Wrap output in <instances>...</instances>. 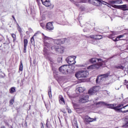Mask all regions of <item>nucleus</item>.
Segmentation results:
<instances>
[{"label":"nucleus","mask_w":128,"mask_h":128,"mask_svg":"<svg viewBox=\"0 0 128 128\" xmlns=\"http://www.w3.org/2000/svg\"><path fill=\"white\" fill-rule=\"evenodd\" d=\"M126 66L124 64H118L114 66V68L116 70H124Z\"/></svg>","instance_id":"2eb2a0df"},{"label":"nucleus","mask_w":128,"mask_h":128,"mask_svg":"<svg viewBox=\"0 0 128 128\" xmlns=\"http://www.w3.org/2000/svg\"><path fill=\"white\" fill-rule=\"evenodd\" d=\"M28 39H24L23 48V52L24 54H26V47L28 46Z\"/></svg>","instance_id":"dca6fc26"},{"label":"nucleus","mask_w":128,"mask_h":128,"mask_svg":"<svg viewBox=\"0 0 128 128\" xmlns=\"http://www.w3.org/2000/svg\"><path fill=\"white\" fill-rule=\"evenodd\" d=\"M46 29L47 32H52L54 30V22H48L46 25Z\"/></svg>","instance_id":"9d476101"},{"label":"nucleus","mask_w":128,"mask_h":128,"mask_svg":"<svg viewBox=\"0 0 128 128\" xmlns=\"http://www.w3.org/2000/svg\"><path fill=\"white\" fill-rule=\"evenodd\" d=\"M54 44H52V46H60L64 44V40H62L60 39H54L53 40Z\"/></svg>","instance_id":"ddd939ff"},{"label":"nucleus","mask_w":128,"mask_h":128,"mask_svg":"<svg viewBox=\"0 0 128 128\" xmlns=\"http://www.w3.org/2000/svg\"><path fill=\"white\" fill-rule=\"evenodd\" d=\"M88 96H83L80 98L79 102L80 104H84V102H88Z\"/></svg>","instance_id":"f8f14e48"},{"label":"nucleus","mask_w":128,"mask_h":128,"mask_svg":"<svg viewBox=\"0 0 128 128\" xmlns=\"http://www.w3.org/2000/svg\"><path fill=\"white\" fill-rule=\"evenodd\" d=\"M34 36H32L31 38H30V42L31 44H34Z\"/></svg>","instance_id":"c9c22d12"},{"label":"nucleus","mask_w":128,"mask_h":128,"mask_svg":"<svg viewBox=\"0 0 128 128\" xmlns=\"http://www.w3.org/2000/svg\"><path fill=\"white\" fill-rule=\"evenodd\" d=\"M122 110H128V104L124 106V104H123V106L122 107Z\"/></svg>","instance_id":"72a5a7b5"},{"label":"nucleus","mask_w":128,"mask_h":128,"mask_svg":"<svg viewBox=\"0 0 128 128\" xmlns=\"http://www.w3.org/2000/svg\"><path fill=\"white\" fill-rule=\"evenodd\" d=\"M70 68V66L68 65H64L61 66L59 68V71L62 74H66L68 72V69Z\"/></svg>","instance_id":"0eeeda50"},{"label":"nucleus","mask_w":128,"mask_h":128,"mask_svg":"<svg viewBox=\"0 0 128 128\" xmlns=\"http://www.w3.org/2000/svg\"><path fill=\"white\" fill-rule=\"evenodd\" d=\"M96 106L97 108H100V106H107L108 108L114 110V106H116V104H110L104 102H99L96 103Z\"/></svg>","instance_id":"20e7f679"},{"label":"nucleus","mask_w":128,"mask_h":128,"mask_svg":"<svg viewBox=\"0 0 128 128\" xmlns=\"http://www.w3.org/2000/svg\"><path fill=\"white\" fill-rule=\"evenodd\" d=\"M49 90H48V94L49 96H50V95H52V88H50V87H49Z\"/></svg>","instance_id":"4c0bfd02"},{"label":"nucleus","mask_w":128,"mask_h":128,"mask_svg":"<svg viewBox=\"0 0 128 128\" xmlns=\"http://www.w3.org/2000/svg\"><path fill=\"white\" fill-rule=\"evenodd\" d=\"M14 98L10 100L9 102L10 106H12V104H14Z\"/></svg>","instance_id":"473e14b6"},{"label":"nucleus","mask_w":128,"mask_h":128,"mask_svg":"<svg viewBox=\"0 0 128 128\" xmlns=\"http://www.w3.org/2000/svg\"><path fill=\"white\" fill-rule=\"evenodd\" d=\"M110 4H112V6H114V4H122V0H112L110 2Z\"/></svg>","instance_id":"f3484780"},{"label":"nucleus","mask_w":128,"mask_h":128,"mask_svg":"<svg viewBox=\"0 0 128 128\" xmlns=\"http://www.w3.org/2000/svg\"><path fill=\"white\" fill-rule=\"evenodd\" d=\"M85 122L88 123L92 122H94V118H90V117L88 116L85 118Z\"/></svg>","instance_id":"412c9836"},{"label":"nucleus","mask_w":128,"mask_h":128,"mask_svg":"<svg viewBox=\"0 0 128 128\" xmlns=\"http://www.w3.org/2000/svg\"><path fill=\"white\" fill-rule=\"evenodd\" d=\"M2 40H4V37L0 35V42H2Z\"/></svg>","instance_id":"49530a36"},{"label":"nucleus","mask_w":128,"mask_h":128,"mask_svg":"<svg viewBox=\"0 0 128 128\" xmlns=\"http://www.w3.org/2000/svg\"><path fill=\"white\" fill-rule=\"evenodd\" d=\"M85 90H86V89H84V87L78 88V90L79 92H84Z\"/></svg>","instance_id":"c756f323"},{"label":"nucleus","mask_w":128,"mask_h":128,"mask_svg":"<svg viewBox=\"0 0 128 128\" xmlns=\"http://www.w3.org/2000/svg\"><path fill=\"white\" fill-rule=\"evenodd\" d=\"M124 46H126V48L125 50H128V44H124Z\"/></svg>","instance_id":"8fccbe9b"},{"label":"nucleus","mask_w":128,"mask_h":128,"mask_svg":"<svg viewBox=\"0 0 128 128\" xmlns=\"http://www.w3.org/2000/svg\"><path fill=\"white\" fill-rule=\"evenodd\" d=\"M24 70V65H22V61L20 62L19 72H22Z\"/></svg>","instance_id":"393cba45"},{"label":"nucleus","mask_w":128,"mask_h":128,"mask_svg":"<svg viewBox=\"0 0 128 128\" xmlns=\"http://www.w3.org/2000/svg\"><path fill=\"white\" fill-rule=\"evenodd\" d=\"M40 26L41 27H42V28H44V24L42 23V22H41L40 23Z\"/></svg>","instance_id":"79ce46f5"},{"label":"nucleus","mask_w":128,"mask_h":128,"mask_svg":"<svg viewBox=\"0 0 128 128\" xmlns=\"http://www.w3.org/2000/svg\"><path fill=\"white\" fill-rule=\"evenodd\" d=\"M76 128H78V126H76Z\"/></svg>","instance_id":"052dcab7"},{"label":"nucleus","mask_w":128,"mask_h":128,"mask_svg":"<svg viewBox=\"0 0 128 128\" xmlns=\"http://www.w3.org/2000/svg\"><path fill=\"white\" fill-rule=\"evenodd\" d=\"M12 18L14 20V22H16V18H14V16H12Z\"/></svg>","instance_id":"3c124183"},{"label":"nucleus","mask_w":128,"mask_h":128,"mask_svg":"<svg viewBox=\"0 0 128 128\" xmlns=\"http://www.w3.org/2000/svg\"><path fill=\"white\" fill-rule=\"evenodd\" d=\"M112 8H118V10H128L126 4L124 5H112Z\"/></svg>","instance_id":"9b49d317"},{"label":"nucleus","mask_w":128,"mask_h":128,"mask_svg":"<svg viewBox=\"0 0 128 128\" xmlns=\"http://www.w3.org/2000/svg\"><path fill=\"white\" fill-rule=\"evenodd\" d=\"M126 0V2H128V0Z\"/></svg>","instance_id":"0e129e2a"},{"label":"nucleus","mask_w":128,"mask_h":128,"mask_svg":"<svg viewBox=\"0 0 128 128\" xmlns=\"http://www.w3.org/2000/svg\"><path fill=\"white\" fill-rule=\"evenodd\" d=\"M73 106H74V108H76V109L78 108V104H74Z\"/></svg>","instance_id":"a19ab883"},{"label":"nucleus","mask_w":128,"mask_h":128,"mask_svg":"<svg viewBox=\"0 0 128 128\" xmlns=\"http://www.w3.org/2000/svg\"><path fill=\"white\" fill-rule=\"evenodd\" d=\"M46 46L48 48L52 50H55L58 54H64V50H66V48L64 46H62L61 45L56 46L52 45V44H45Z\"/></svg>","instance_id":"f257e3e1"},{"label":"nucleus","mask_w":128,"mask_h":128,"mask_svg":"<svg viewBox=\"0 0 128 128\" xmlns=\"http://www.w3.org/2000/svg\"><path fill=\"white\" fill-rule=\"evenodd\" d=\"M17 30L19 32L20 36H22V28H20L18 24Z\"/></svg>","instance_id":"4be33fe9"},{"label":"nucleus","mask_w":128,"mask_h":128,"mask_svg":"<svg viewBox=\"0 0 128 128\" xmlns=\"http://www.w3.org/2000/svg\"><path fill=\"white\" fill-rule=\"evenodd\" d=\"M64 114H66V112L64 111L63 112Z\"/></svg>","instance_id":"13d9d810"},{"label":"nucleus","mask_w":128,"mask_h":128,"mask_svg":"<svg viewBox=\"0 0 128 128\" xmlns=\"http://www.w3.org/2000/svg\"><path fill=\"white\" fill-rule=\"evenodd\" d=\"M76 56H69L68 58H66V61L68 62L69 64H76Z\"/></svg>","instance_id":"1a4fd4ad"},{"label":"nucleus","mask_w":128,"mask_h":128,"mask_svg":"<svg viewBox=\"0 0 128 128\" xmlns=\"http://www.w3.org/2000/svg\"><path fill=\"white\" fill-rule=\"evenodd\" d=\"M10 36L13 39V40H12L13 42H16V34L14 33H12V34H10Z\"/></svg>","instance_id":"b1692460"},{"label":"nucleus","mask_w":128,"mask_h":128,"mask_svg":"<svg viewBox=\"0 0 128 128\" xmlns=\"http://www.w3.org/2000/svg\"><path fill=\"white\" fill-rule=\"evenodd\" d=\"M9 92L10 94H14V92H16V88L14 87H12L10 90Z\"/></svg>","instance_id":"cd10ccee"},{"label":"nucleus","mask_w":128,"mask_h":128,"mask_svg":"<svg viewBox=\"0 0 128 128\" xmlns=\"http://www.w3.org/2000/svg\"><path fill=\"white\" fill-rule=\"evenodd\" d=\"M48 60H50V62H52V58L50 57V56H48L47 58Z\"/></svg>","instance_id":"37998d69"},{"label":"nucleus","mask_w":128,"mask_h":128,"mask_svg":"<svg viewBox=\"0 0 128 128\" xmlns=\"http://www.w3.org/2000/svg\"><path fill=\"white\" fill-rule=\"evenodd\" d=\"M43 52L44 56H46L48 54V50L46 49V47L44 48Z\"/></svg>","instance_id":"7c9ffc66"},{"label":"nucleus","mask_w":128,"mask_h":128,"mask_svg":"<svg viewBox=\"0 0 128 128\" xmlns=\"http://www.w3.org/2000/svg\"><path fill=\"white\" fill-rule=\"evenodd\" d=\"M94 30H96V32H100V28H98V27H96L94 28Z\"/></svg>","instance_id":"58836bf2"},{"label":"nucleus","mask_w":128,"mask_h":128,"mask_svg":"<svg viewBox=\"0 0 128 128\" xmlns=\"http://www.w3.org/2000/svg\"><path fill=\"white\" fill-rule=\"evenodd\" d=\"M101 66H102V63L100 62L99 63L93 64L91 66H88L87 68V69L88 70H98V68H101Z\"/></svg>","instance_id":"6e6552de"},{"label":"nucleus","mask_w":128,"mask_h":128,"mask_svg":"<svg viewBox=\"0 0 128 128\" xmlns=\"http://www.w3.org/2000/svg\"><path fill=\"white\" fill-rule=\"evenodd\" d=\"M100 76H102V78H108L110 76V73H106L105 74L100 75Z\"/></svg>","instance_id":"bb28decb"},{"label":"nucleus","mask_w":128,"mask_h":128,"mask_svg":"<svg viewBox=\"0 0 128 128\" xmlns=\"http://www.w3.org/2000/svg\"><path fill=\"white\" fill-rule=\"evenodd\" d=\"M124 34L119 35L116 37V40H124V39H122L124 38Z\"/></svg>","instance_id":"5701e85b"},{"label":"nucleus","mask_w":128,"mask_h":128,"mask_svg":"<svg viewBox=\"0 0 128 128\" xmlns=\"http://www.w3.org/2000/svg\"><path fill=\"white\" fill-rule=\"evenodd\" d=\"M116 38H114V36L112 38V40H114V42H118V40H116Z\"/></svg>","instance_id":"09e8293b"},{"label":"nucleus","mask_w":128,"mask_h":128,"mask_svg":"<svg viewBox=\"0 0 128 128\" xmlns=\"http://www.w3.org/2000/svg\"><path fill=\"white\" fill-rule=\"evenodd\" d=\"M46 127L47 128H52V124H50V123L48 122V120H46Z\"/></svg>","instance_id":"c85d7f7f"},{"label":"nucleus","mask_w":128,"mask_h":128,"mask_svg":"<svg viewBox=\"0 0 128 128\" xmlns=\"http://www.w3.org/2000/svg\"><path fill=\"white\" fill-rule=\"evenodd\" d=\"M41 2L44 6L46 7L52 6V2L50 0H41Z\"/></svg>","instance_id":"4468645a"},{"label":"nucleus","mask_w":128,"mask_h":128,"mask_svg":"<svg viewBox=\"0 0 128 128\" xmlns=\"http://www.w3.org/2000/svg\"><path fill=\"white\" fill-rule=\"evenodd\" d=\"M0 48H2V46H0Z\"/></svg>","instance_id":"e2e57ef3"},{"label":"nucleus","mask_w":128,"mask_h":128,"mask_svg":"<svg viewBox=\"0 0 128 128\" xmlns=\"http://www.w3.org/2000/svg\"><path fill=\"white\" fill-rule=\"evenodd\" d=\"M124 84V86H126V88H128V80H125Z\"/></svg>","instance_id":"e433bc0d"},{"label":"nucleus","mask_w":128,"mask_h":128,"mask_svg":"<svg viewBox=\"0 0 128 128\" xmlns=\"http://www.w3.org/2000/svg\"><path fill=\"white\" fill-rule=\"evenodd\" d=\"M70 0V2H72V0Z\"/></svg>","instance_id":"bf43d9fd"},{"label":"nucleus","mask_w":128,"mask_h":128,"mask_svg":"<svg viewBox=\"0 0 128 128\" xmlns=\"http://www.w3.org/2000/svg\"><path fill=\"white\" fill-rule=\"evenodd\" d=\"M92 43L93 44H98V41L94 40L92 41Z\"/></svg>","instance_id":"c03bdc74"},{"label":"nucleus","mask_w":128,"mask_h":128,"mask_svg":"<svg viewBox=\"0 0 128 128\" xmlns=\"http://www.w3.org/2000/svg\"><path fill=\"white\" fill-rule=\"evenodd\" d=\"M123 106L124 104H118L117 106L116 104V106L114 107V110H116V112H122L123 114L128 112V109H127V110H122Z\"/></svg>","instance_id":"39448f33"},{"label":"nucleus","mask_w":128,"mask_h":128,"mask_svg":"<svg viewBox=\"0 0 128 128\" xmlns=\"http://www.w3.org/2000/svg\"><path fill=\"white\" fill-rule=\"evenodd\" d=\"M114 36V34H110V35L108 36V38H112Z\"/></svg>","instance_id":"ea45409f"},{"label":"nucleus","mask_w":128,"mask_h":128,"mask_svg":"<svg viewBox=\"0 0 128 128\" xmlns=\"http://www.w3.org/2000/svg\"><path fill=\"white\" fill-rule=\"evenodd\" d=\"M88 72L86 70H82L76 72L75 74V76L78 78L80 82H84V78H86L88 76Z\"/></svg>","instance_id":"7ed1b4c3"},{"label":"nucleus","mask_w":128,"mask_h":128,"mask_svg":"<svg viewBox=\"0 0 128 128\" xmlns=\"http://www.w3.org/2000/svg\"><path fill=\"white\" fill-rule=\"evenodd\" d=\"M26 32V34H28V32Z\"/></svg>","instance_id":"69168bd1"},{"label":"nucleus","mask_w":128,"mask_h":128,"mask_svg":"<svg viewBox=\"0 0 128 128\" xmlns=\"http://www.w3.org/2000/svg\"><path fill=\"white\" fill-rule=\"evenodd\" d=\"M100 87L99 86H94L88 90V94L90 96H92L93 94H94L96 92H100Z\"/></svg>","instance_id":"423d86ee"},{"label":"nucleus","mask_w":128,"mask_h":128,"mask_svg":"<svg viewBox=\"0 0 128 128\" xmlns=\"http://www.w3.org/2000/svg\"><path fill=\"white\" fill-rule=\"evenodd\" d=\"M59 102L60 104H66V102L64 101V98L62 96L60 95L58 96Z\"/></svg>","instance_id":"6ab92c4d"},{"label":"nucleus","mask_w":128,"mask_h":128,"mask_svg":"<svg viewBox=\"0 0 128 128\" xmlns=\"http://www.w3.org/2000/svg\"><path fill=\"white\" fill-rule=\"evenodd\" d=\"M102 36L96 35V40H102Z\"/></svg>","instance_id":"f704fd0d"},{"label":"nucleus","mask_w":128,"mask_h":128,"mask_svg":"<svg viewBox=\"0 0 128 128\" xmlns=\"http://www.w3.org/2000/svg\"><path fill=\"white\" fill-rule=\"evenodd\" d=\"M50 40V38H48V36H44V39H43V40L44 42V44L45 46H46V44H50V43H48V42H46V40Z\"/></svg>","instance_id":"a878e982"},{"label":"nucleus","mask_w":128,"mask_h":128,"mask_svg":"<svg viewBox=\"0 0 128 128\" xmlns=\"http://www.w3.org/2000/svg\"><path fill=\"white\" fill-rule=\"evenodd\" d=\"M0 94H1V92H0Z\"/></svg>","instance_id":"680f3d73"},{"label":"nucleus","mask_w":128,"mask_h":128,"mask_svg":"<svg viewBox=\"0 0 128 128\" xmlns=\"http://www.w3.org/2000/svg\"><path fill=\"white\" fill-rule=\"evenodd\" d=\"M4 44H10V40H8V42H5Z\"/></svg>","instance_id":"de8ad7c7"},{"label":"nucleus","mask_w":128,"mask_h":128,"mask_svg":"<svg viewBox=\"0 0 128 128\" xmlns=\"http://www.w3.org/2000/svg\"><path fill=\"white\" fill-rule=\"evenodd\" d=\"M68 114H70V113H72V110H71L68 109Z\"/></svg>","instance_id":"603ef678"},{"label":"nucleus","mask_w":128,"mask_h":128,"mask_svg":"<svg viewBox=\"0 0 128 128\" xmlns=\"http://www.w3.org/2000/svg\"><path fill=\"white\" fill-rule=\"evenodd\" d=\"M109 6V8H110V6H112V4H110V6Z\"/></svg>","instance_id":"4d7b16f0"},{"label":"nucleus","mask_w":128,"mask_h":128,"mask_svg":"<svg viewBox=\"0 0 128 128\" xmlns=\"http://www.w3.org/2000/svg\"><path fill=\"white\" fill-rule=\"evenodd\" d=\"M88 0L90 4L96 6H100L103 4L102 1L100 0H77L74 4L76 6H80V4L86 2Z\"/></svg>","instance_id":"f03ea898"},{"label":"nucleus","mask_w":128,"mask_h":128,"mask_svg":"<svg viewBox=\"0 0 128 128\" xmlns=\"http://www.w3.org/2000/svg\"><path fill=\"white\" fill-rule=\"evenodd\" d=\"M96 60H98V62H100V60L102 61V59L93 58L89 60V62L94 64L95 62H96Z\"/></svg>","instance_id":"a211bd4d"},{"label":"nucleus","mask_w":128,"mask_h":128,"mask_svg":"<svg viewBox=\"0 0 128 128\" xmlns=\"http://www.w3.org/2000/svg\"><path fill=\"white\" fill-rule=\"evenodd\" d=\"M36 60H34V61H33V64H36Z\"/></svg>","instance_id":"864d4df0"},{"label":"nucleus","mask_w":128,"mask_h":128,"mask_svg":"<svg viewBox=\"0 0 128 128\" xmlns=\"http://www.w3.org/2000/svg\"><path fill=\"white\" fill-rule=\"evenodd\" d=\"M40 0H36L38 4L40 2Z\"/></svg>","instance_id":"6e6d98bb"},{"label":"nucleus","mask_w":128,"mask_h":128,"mask_svg":"<svg viewBox=\"0 0 128 128\" xmlns=\"http://www.w3.org/2000/svg\"><path fill=\"white\" fill-rule=\"evenodd\" d=\"M87 38H92V40H96V35H91L89 37H87Z\"/></svg>","instance_id":"2f4dec72"},{"label":"nucleus","mask_w":128,"mask_h":128,"mask_svg":"<svg viewBox=\"0 0 128 128\" xmlns=\"http://www.w3.org/2000/svg\"><path fill=\"white\" fill-rule=\"evenodd\" d=\"M41 128H44V123L42 122L40 123Z\"/></svg>","instance_id":"a18cd8bd"},{"label":"nucleus","mask_w":128,"mask_h":128,"mask_svg":"<svg viewBox=\"0 0 128 128\" xmlns=\"http://www.w3.org/2000/svg\"><path fill=\"white\" fill-rule=\"evenodd\" d=\"M104 79L102 78V76H100V75H99L96 78V83L99 84V82H104Z\"/></svg>","instance_id":"aec40b11"},{"label":"nucleus","mask_w":128,"mask_h":128,"mask_svg":"<svg viewBox=\"0 0 128 128\" xmlns=\"http://www.w3.org/2000/svg\"><path fill=\"white\" fill-rule=\"evenodd\" d=\"M0 128H6V126H1Z\"/></svg>","instance_id":"5fc2aeb1"}]
</instances>
